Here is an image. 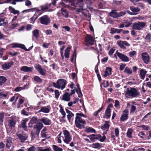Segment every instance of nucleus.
<instances>
[{
  "label": "nucleus",
  "instance_id": "obj_1",
  "mask_svg": "<svg viewBox=\"0 0 151 151\" xmlns=\"http://www.w3.org/2000/svg\"><path fill=\"white\" fill-rule=\"evenodd\" d=\"M75 118V124L76 127L79 129L84 127V124L86 123V121L82 117L86 118L87 116L82 113H77Z\"/></svg>",
  "mask_w": 151,
  "mask_h": 151
},
{
  "label": "nucleus",
  "instance_id": "obj_2",
  "mask_svg": "<svg viewBox=\"0 0 151 151\" xmlns=\"http://www.w3.org/2000/svg\"><path fill=\"white\" fill-rule=\"evenodd\" d=\"M139 93V91L137 89L132 88H127L126 91V94L132 98L136 97Z\"/></svg>",
  "mask_w": 151,
  "mask_h": 151
},
{
  "label": "nucleus",
  "instance_id": "obj_3",
  "mask_svg": "<svg viewBox=\"0 0 151 151\" xmlns=\"http://www.w3.org/2000/svg\"><path fill=\"white\" fill-rule=\"evenodd\" d=\"M91 141H94L96 139L99 140L101 142H103L105 139L106 137L104 135L101 137L100 134H92L88 136Z\"/></svg>",
  "mask_w": 151,
  "mask_h": 151
},
{
  "label": "nucleus",
  "instance_id": "obj_4",
  "mask_svg": "<svg viewBox=\"0 0 151 151\" xmlns=\"http://www.w3.org/2000/svg\"><path fill=\"white\" fill-rule=\"evenodd\" d=\"M64 137H63V141L65 143L68 144L72 140V137L69 132L67 130L63 131Z\"/></svg>",
  "mask_w": 151,
  "mask_h": 151
},
{
  "label": "nucleus",
  "instance_id": "obj_5",
  "mask_svg": "<svg viewBox=\"0 0 151 151\" xmlns=\"http://www.w3.org/2000/svg\"><path fill=\"white\" fill-rule=\"evenodd\" d=\"M145 25L146 23L144 22H135L133 23L131 27H132V28L133 30H140L145 26Z\"/></svg>",
  "mask_w": 151,
  "mask_h": 151
},
{
  "label": "nucleus",
  "instance_id": "obj_6",
  "mask_svg": "<svg viewBox=\"0 0 151 151\" xmlns=\"http://www.w3.org/2000/svg\"><path fill=\"white\" fill-rule=\"evenodd\" d=\"M84 41L86 42L85 45L87 46L93 45L94 42L93 37L90 35H87L86 36L85 38Z\"/></svg>",
  "mask_w": 151,
  "mask_h": 151
},
{
  "label": "nucleus",
  "instance_id": "obj_7",
  "mask_svg": "<svg viewBox=\"0 0 151 151\" xmlns=\"http://www.w3.org/2000/svg\"><path fill=\"white\" fill-rule=\"evenodd\" d=\"M40 23L43 24L47 25L50 23V18L47 15H44L39 19Z\"/></svg>",
  "mask_w": 151,
  "mask_h": 151
},
{
  "label": "nucleus",
  "instance_id": "obj_8",
  "mask_svg": "<svg viewBox=\"0 0 151 151\" xmlns=\"http://www.w3.org/2000/svg\"><path fill=\"white\" fill-rule=\"evenodd\" d=\"M116 53L122 61L127 62L129 61V58L125 55L118 52L117 50L116 52Z\"/></svg>",
  "mask_w": 151,
  "mask_h": 151
},
{
  "label": "nucleus",
  "instance_id": "obj_9",
  "mask_svg": "<svg viewBox=\"0 0 151 151\" xmlns=\"http://www.w3.org/2000/svg\"><path fill=\"white\" fill-rule=\"evenodd\" d=\"M141 56L144 63L148 64L150 62V57L148 53L146 52H144L142 53Z\"/></svg>",
  "mask_w": 151,
  "mask_h": 151
},
{
  "label": "nucleus",
  "instance_id": "obj_10",
  "mask_svg": "<svg viewBox=\"0 0 151 151\" xmlns=\"http://www.w3.org/2000/svg\"><path fill=\"white\" fill-rule=\"evenodd\" d=\"M35 69L42 75L45 76V75L46 71L43 69L42 66L40 64L37 65L35 66Z\"/></svg>",
  "mask_w": 151,
  "mask_h": 151
},
{
  "label": "nucleus",
  "instance_id": "obj_11",
  "mask_svg": "<svg viewBox=\"0 0 151 151\" xmlns=\"http://www.w3.org/2000/svg\"><path fill=\"white\" fill-rule=\"evenodd\" d=\"M128 111L127 109H125L123 112L121 116L120 120L121 121H124L127 120L128 119Z\"/></svg>",
  "mask_w": 151,
  "mask_h": 151
},
{
  "label": "nucleus",
  "instance_id": "obj_12",
  "mask_svg": "<svg viewBox=\"0 0 151 151\" xmlns=\"http://www.w3.org/2000/svg\"><path fill=\"white\" fill-rule=\"evenodd\" d=\"M33 69V67H28L27 66H24L21 67L20 70L25 72L31 73Z\"/></svg>",
  "mask_w": 151,
  "mask_h": 151
},
{
  "label": "nucleus",
  "instance_id": "obj_13",
  "mask_svg": "<svg viewBox=\"0 0 151 151\" xmlns=\"http://www.w3.org/2000/svg\"><path fill=\"white\" fill-rule=\"evenodd\" d=\"M13 62L10 63H6L4 64L1 65L2 68L4 70H8L13 64Z\"/></svg>",
  "mask_w": 151,
  "mask_h": 151
},
{
  "label": "nucleus",
  "instance_id": "obj_14",
  "mask_svg": "<svg viewBox=\"0 0 151 151\" xmlns=\"http://www.w3.org/2000/svg\"><path fill=\"white\" fill-rule=\"evenodd\" d=\"M40 121L46 125H49L51 123V120L47 117H43L40 119Z\"/></svg>",
  "mask_w": 151,
  "mask_h": 151
},
{
  "label": "nucleus",
  "instance_id": "obj_15",
  "mask_svg": "<svg viewBox=\"0 0 151 151\" xmlns=\"http://www.w3.org/2000/svg\"><path fill=\"white\" fill-rule=\"evenodd\" d=\"M67 1L71 2V6L76 7L78 4L83 2V0H67Z\"/></svg>",
  "mask_w": 151,
  "mask_h": 151
},
{
  "label": "nucleus",
  "instance_id": "obj_16",
  "mask_svg": "<svg viewBox=\"0 0 151 151\" xmlns=\"http://www.w3.org/2000/svg\"><path fill=\"white\" fill-rule=\"evenodd\" d=\"M70 95L68 92H65L63 95L62 100L66 101H68L70 99Z\"/></svg>",
  "mask_w": 151,
  "mask_h": 151
},
{
  "label": "nucleus",
  "instance_id": "obj_17",
  "mask_svg": "<svg viewBox=\"0 0 151 151\" xmlns=\"http://www.w3.org/2000/svg\"><path fill=\"white\" fill-rule=\"evenodd\" d=\"M77 12H81L85 17L87 16V14L88 13V11L86 9L82 8H79L77 9Z\"/></svg>",
  "mask_w": 151,
  "mask_h": 151
},
{
  "label": "nucleus",
  "instance_id": "obj_18",
  "mask_svg": "<svg viewBox=\"0 0 151 151\" xmlns=\"http://www.w3.org/2000/svg\"><path fill=\"white\" fill-rule=\"evenodd\" d=\"M112 70V69L111 68L106 67V70L104 72V74L103 75V76L106 77L111 75Z\"/></svg>",
  "mask_w": 151,
  "mask_h": 151
},
{
  "label": "nucleus",
  "instance_id": "obj_19",
  "mask_svg": "<svg viewBox=\"0 0 151 151\" xmlns=\"http://www.w3.org/2000/svg\"><path fill=\"white\" fill-rule=\"evenodd\" d=\"M122 30H123V29H119L114 28H111L110 29V32L112 34H114L116 33H120Z\"/></svg>",
  "mask_w": 151,
  "mask_h": 151
},
{
  "label": "nucleus",
  "instance_id": "obj_20",
  "mask_svg": "<svg viewBox=\"0 0 151 151\" xmlns=\"http://www.w3.org/2000/svg\"><path fill=\"white\" fill-rule=\"evenodd\" d=\"M33 47V45H32V46L29 47L28 49H27L24 45L22 44H19V48H22V49H23L25 51H27L31 50Z\"/></svg>",
  "mask_w": 151,
  "mask_h": 151
},
{
  "label": "nucleus",
  "instance_id": "obj_21",
  "mask_svg": "<svg viewBox=\"0 0 151 151\" xmlns=\"http://www.w3.org/2000/svg\"><path fill=\"white\" fill-rule=\"evenodd\" d=\"M16 124V122L14 119L12 118L9 119L8 121V125L9 127L14 128Z\"/></svg>",
  "mask_w": 151,
  "mask_h": 151
},
{
  "label": "nucleus",
  "instance_id": "obj_22",
  "mask_svg": "<svg viewBox=\"0 0 151 151\" xmlns=\"http://www.w3.org/2000/svg\"><path fill=\"white\" fill-rule=\"evenodd\" d=\"M71 49V47H68L65 50L64 53L65 57V58L68 59L69 58L70 55V52Z\"/></svg>",
  "mask_w": 151,
  "mask_h": 151
},
{
  "label": "nucleus",
  "instance_id": "obj_23",
  "mask_svg": "<svg viewBox=\"0 0 151 151\" xmlns=\"http://www.w3.org/2000/svg\"><path fill=\"white\" fill-rule=\"evenodd\" d=\"M147 73V71L143 69H141L140 71V74L139 75L140 78L142 80L144 79Z\"/></svg>",
  "mask_w": 151,
  "mask_h": 151
},
{
  "label": "nucleus",
  "instance_id": "obj_24",
  "mask_svg": "<svg viewBox=\"0 0 151 151\" xmlns=\"http://www.w3.org/2000/svg\"><path fill=\"white\" fill-rule=\"evenodd\" d=\"M18 137L21 140V142H24L27 139V136L26 135L22 134H19L18 135Z\"/></svg>",
  "mask_w": 151,
  "mask_h": 151
},
{
  "label": "nucleus",
  "instance_id": "obj_25",
  "mask_svg": "<svg viewBox=\"0 0 151 151\" xmlns=\"http://www.w3.org/2000/svg\"><path fill=\"white\" fill-rule=\"evenodd\" d=\"M66 80L63 79H59L57 81V85H66L67 83Z\"/></svg>",
  "mask_w": 151,
  "mask_h": 151
},
{
  "label": "nucleus",
  "instance_id": "obj_26",
  "mask_svg": "<svg viewBox=\"0 0 151 151\" xmlns=\"http://www.w3.org/2000/svg\"><path fill=\"white\" fill-rule=\"evenodd\" d=\"M109 123L108 121H106L105 122L104 124L102 127V129L103 130L106 131L108 130L110 126Z\"/></svg>",
  "mask_w": 151,
  "mask_h": 151
},
{
  "label": "nucleus",
  "instance_id": "obj_27",
  "mask_svg": "<svg viewBox=\"0 0 151 151\" xmlns=\"http://www.w3.org/2000/svg\"><path fill=\"white\" fill-rule=\"evenodd\" d=\"M50 111V109L47 107H43L39 110L38 111V113L42 112L44 113H48Z\"/></svg>",
  "mask_w": 151,
  "mask_h": 151
},
{
  "label": "nucleus",
  "instance_id": "obj_28",
  "mask_svg": "<svg viewBox=\"0 0 151 151\" xmlns=\"http://www.w3.org/2000/svg\"><path fill=\"white\" fill-rule=\"evenodd\" d=\"M9 9L11 13L14 14H19V11L16 10L12 6H9Z\"/></svg>",
  "mask_w": 151,
  "mask_h": 151
},
{
  "label": "nucleus",
  "instance_id": "obj_29",
  "mask_svg": "<svg viewBox=\"0 0 151 151\" xmlns=\"http://www.w3.org/2000/svg\"><path fill=\"white\" fill-rule=\"evenodd\" d=\"M43 126V124L41 123H40L35 125L34 128L36 129L37 131H40Z\"/></svg>",
  "mask_w": 151,
  "mask_h": 151
},
{
  "label": "nucleus",
  "instance_id": "obj_30",
  "mask_svg": "<svg viewBox=\"0 0 151 151\" xmlns=\"http://www.w3.org/2000/svg\"><path fill=\"white\" fill-rule=\"evenodd\" d=\"M111 109H109V108H107L105 111L104 117L107 119L110 117L111 116Z\"/></svg>",
  "mask_w": 151,
  "mask_h": 151
},
{
  "label": "nucleus",
  "instance_id": "obj_31",
  "mask_svg": "<svg viewBox=\"0 0 151 151\" xmlns=\"http://www.w3.org/2000/svg\"><path fill=\"white\" fill-rule=\"evenodd\" d=\"M109 15L111 17L114 18L118 17V13L116 12V11L115 10L110 12Z\"/></svg>",
  "mask_w": 151,
  "mask_h": 151
},
{
  "label": "nucleus",
  "instance_id": "obj_32",
  "mask_svg": "<svg viewBox=\"0 0 151 151\" xmlns=\"http://www.w3.org/2000/svg\"><path fill=\"white\" fill-rule=\"evenodd\" d=\"M39 30L37 29H35L33 31V37H34L37 39L39 38Z\"/></svg>",
  "mask_w": 151,
  "mask_h": 151
},
{
  "label": "nucleus",
  "instance_id": "obj_33",
  "mask_svg": "<svg viewBox=\"0 0 151 151\" xmlns=\"http://www.w3.org/2000/svg\"><path fill=\"white\" fill-rule=\"evenodd\" d=\"M133 131V129L132 128H129L128 129L127 132V137L130 138H132V134Z\"/></svg>",
  "mask_w": 151,
  "mask_h": 151
},
{
  "label": "nucleus",
  "instance_id": "obj_34",
  "mask_svg": "<svg viewBox=\"0 0 151 151\" xmlns=\"http://www.w3.org/2000/svg\"><path fill=\"white\" fill-rule=\"evenodd\" d=\"M92 148H100L102 147V145L101 144L98 142H96L92 144L91 145Z\"/></svg>",
  "mask_w": 151,
  "mask_h": 151
},
{
  "label": "nucleus",
  "instance_id": "obj_35",
  "mask_svg": "<svg viewBox=\"0 0 151 151\" xmlns=\"http://www.w3.org/2000/svg\"><path fill=\"white\" fill-rule=\"evenodd\" d=\"M37 121V119L36 117H33L31 120L30 122L29 123V127H32V125L34 123H35Z\"/></svg>",
  "mask_w": 151,
  "mask_h": 151
},
{
  "label": "nucleus",
  "instance_id": "obj_36",
  "mask_svg": "<svg viewBox=\"0 0 151 151\" xmlns=\"http://www.w3.org/2000/svg\"><path fill=\"white\" fill-rule=\"evenodd\" d=\"M130 9L132 12H137L140 10V9L138 7H135L133 6H131Z\"/></svg>",
  "mask_w": 151,
  "mask_h": 151
},
{
  "label": "nucleus",
  "instance_id": "obj_37",
  "mask_svg": "<svg viewBox=\"0 0 151 151\" xmlns=\"http://www.w3.org/2000/svg\"><path fill=\"white\" fill-rule=\"evenodd\" d=\"M34 81L37 83L38 84H40L42 82V79L39 77L36 76L34 77Z\"/></svg>",
  "mask_w": 151,
  "mask_h": 151
},
{
  "label": "nucleus",
  "instance_id": "obj_38",
  "mask_svg": "<svg viewBox=\"0 0 151 151\" xmlns=\"http://www.w3.org/2000/svg\"><path fill=\"white\" fill-rule=\"evenodd\" d=\"M117 45L119 46L121 48L124 49H125L126 47L124 45L123 41L121 40H119L117 42Z\"/></svg>",
  "mask_w": 151,
  "mask_h": 151
},
{
  "label": "nucleus",
  "instance_id": "obj_39",
  "mask_svg": "<svg viewBox=\"0 0 151 151\" xmlns=\"http://www.w3.org/2000/svg\"><path fill=\"white\" fill-rule=\"evenodd\" d=\"M85 131L87 133H96L95 130L94 129L91 127H87Z\"/></svg>",
  "mask_w": 151,
  "mask_h": 151
},
{
  "label": "nucleus",
  "instance_id": "obj_40",
  "mask_svg": "<svg viewBox=\"0 0 151 151\" xmlns=\"http://www.w3.org/2000/svg\"><path fill=\"white\" fill-rule=\"evenodd\" d=\"M51 5V4H46L45 6H40L41 10L42 11H44L45 10L48 9L50 7Z\"/></svg>",
  "mask_w": 151,
  "mask_h": 151
},
{
  "label": "nucleus",
  "instance_id": "obj_41",
  "mask_svg": "<svg viewBox=\"0 0 151 151\" xmlns=\"http://www.w3.org/2000/svg\"><path fill=\"white\" fill-rule=\"evenodd\" d=\"M19 25V24L17 23L12 22V24L9 26V28L11 29H13Z\"/></svg>",
  "mask_w": 151,
  "mask_h": 151
},
{
  "label": "nucleus",
  "instance_id": "obj_42",
  "mask_svg": "<svg viewBox=\"0 0 151 151\" xmlns=\"http://www.w3.org/2000/svg\"><path fill=\"white\" fill-rule=\"evenodd\" d=\"M50 148H44L41 147H37V151H50Z\"/></svg>",
  "mask_w": 151,
  "mask_h": 151
},
{
  "label": "nucleus",
  "instance_id": "obj_43",
  "mask_svg": "<svg viewBox=\"0 0 151 151\" xmlns=\"http://www.w3.org/2000/svg\"><path fill=\"white\" fill-rule=\"evenodd\" d=\"M124 72L128 74H131L132 73V71L131 68L127 67L125 68L124 70Z\"/></svg>",
  "mask_w": 151,
  "mask_h": 151
},
{
  "label": "nucleus",
  "instance_id": "obj_44",
  "mask_svg": "<svg viewBox=\"0 0 151 151\" xmlns=\"http://www.w3.org/2000/svg\"><path fill=\"white\" fill-rule=\"evenodd\" d=\"M6 77L4 76H0V85H2L6 81Z\"/></svg>",
  "mask_w": 151,
  "mask_h": 151
},
{
  "label": "nucleus",
  "instance_id": "obj_45",
  "mask_svg": "<svg viewBox=\"0 0 151 151\" xmlns=\"http://www.w3.org/2000/svg\"><path fill=\"white\" fill-rule=\"evenodd\" d=\"M28 121V119H26L23 121L22 127L25 130H26L27 129V126L26 125V124Z\"/></svg>",
  "mask_w": 151,
  "mask_h": 151
},
{
  "label": "nucleus",
  "instance_id": "obj_46",
  "mask_svg": "<svg viewBox=\"0 0 151 151\" xmlns=\"http://www.w3.org/2000/svg\"><path fill=\"white\" fill-rule=\"evenodd\" d=\"M59 106L60 107V110L59 111L63 115V116L62 117V118L63 119L65 117L66 115L64 111V109H63V107H62L61 105H60Z\"/></svg>",
  "mask_w": 151,
  "mask_h": 151
},
{
  "label": "nucleus",
  "instance_id": "obj_47",
  "mask_svg": "<svg viewBox=\"0 0 151 151\" xmlns=\"http://www.w3.org/2000/svg\"><path fill=\"white\" fill-rule=\"evenodd\" d=\"M145 39L147 42H150L151 40V34L148 33L146 36Z\"/></svg>",
  "mask_w": 151,
  "mask_h": 151
},
{
  "label": "nucleus",
  "instance_id": "obj_48",
  "mask_svg": "<svg viewBox=\"0 0 151 151\" xmlns=\"http://www.w3.org/2000/svg\"><path fill=\"white\" fill-rule=\"evenodd\" d=\"M12 140L10 138H8L6 140V146L8 148H9L12 145Z\"/></svg>",
  "mask_w": 151,
  "mask_h": 151
},
{
  "label": "nucleus",
  "instance_id": "obj_49",
  "mask_svg": "<svg viewBox=\"0 0 151 151\" xmlns=\"http://www.w3.org/2000/svg\"><path fill=\"white\" fill-rule=\"evenodd\" d=\"M52 147L54 151H63L62 148H60L55 145H53Z\"/></svg>",
  "mask_w": 151,
  "mask_h": 151
},
{
  "label": "nucleus",
  "instance_id": "obj_50",
  "mask_svg": "<svg viewBox=\"0 0 151 151\" xmlns=\"http://www.w3.org/2000/svg\"><path fill=\"white\" fill-rule=\"evenodd\" d=\"M76 48H75L74 49V52L72 54L71 59H70V61L72 63H73V62L74 61V57H75V58H76Z\"/></svg>",
  "mask_w": 151,
  "mask_h": 151
},
{
  "label": "nucleus",
  "instance_id": "obj_51",
  "mask_svg": "<svg viewBox=\"0 0 151 151\" xmlns=\"http://www.w3.org/2000/svg\"><path fill=\"white\" fill-rule=\"evenodd\" d=\"M61 11L62 12V14L64 15L66 18H68V14L66 10H63V9H61Z\"/></svg>",
  "mask_w": 151,
  "mask_h": 151
},
{
  "label": "nucleus",
  "instance_id": "obj_52",
  "mask_svg": "<svg viewBox=\"0 0 151 151\" xmlns=\"http://www.w3.org/2000/svg\"><path fill=\"white\" fill-rule=\"evenodd\" d=\"M46 130V128H45L42 131L41 135L42 137L43 138L46 137V135L45 132Z\"/></svg>",
  "mask_w": 151,
  "mask_h": 151
},
{
  "label": "nucleus",
  "instance_id": "obj_53",
  "mask_svg": "<svg viewBox=\"0 0 151 151\" xmlns=\"http://www.w3.org/2000/svg\"><path fill=\"white\" fill-rule=\"evenodd\" d=\"M25 88V86H24L23 87H17L15 89V91L17 92L23 89H24Z\"/></svg>",
  "mask_w": 151,
  "mask_h": 151
},
{
  "label": "nucleus",
  "instance_id": "obj_54",
  "mask_svg": "<svg viewBox=\"0 0 151 151\" xmlns=\"http://www.w3.org/2000/svg\"><path fill=\"white\" fill-rule=\"evenodd\" d=\"M78 89H77L76 90V92L78 94V95L79 97L82 96V94L81 92V91L80 88L79 87V86H77Z\"/></svg>",
  "mask_w": 151,
  "mask_h": 151
},
{
  "label": "nucleus",
  "instance_id": "obj_55",
  "mask_svg": "<svg viewBox=\"0 0 151 151\" xmlns=\"http://www.w3.org/2000/svg\"><path fill=\"white\" fill-rule=\"evenodd\" d=\"M122 0H113V2L114 3L117 5H120L122 2Z\"/></svg>",
  "mask_w": 151,
  "mask_h": 151
},
{
  "label": "nucleus",
  "instance_id": "obj_56",
  "mask_svg": "<svg viewBox=\"0 0 151 151\" xmlns=\"http://www.w3.org/2000/svg\"><path fill=\"white\" fill-rule=\"evenodd\" d=\"M139 127L142 128L143 130H148L150 129V127L147 126L145 125H142L139 126Z\"/></svg>",
  "mask_w": 151,
  "mask_h": 151
},
{
  "label": "nucleus",
  "instance_id": "obj_57",
  "mask_svg": "<svg viewBox=\"0 0 151 151\" xmlns=\"http://www.w3.org/2000/svg\"><path fill=\"white\" fill-rule=\"evenodd\" d=\"M4 117V113H0V124H1L3 122Z\"/></svg>",
  "mask_w": 151,
  "mask_h": 151
},
{
  "label": "nucleus",
  "instance_id": "obj_58",
  "mask_svg": "<svg viewBox=\"0 0 151 151\" xmlns=\"http://www.w3.org/2000/svg\"><path fill=\"white\" fill-rule=\"evenodd\" d=\"M115 50L113 48H111L109 51V55L111 56L113 55V53L114 52Z\"/></svg>",
  "mask_w": 151,
  "mask_h": 151
},
{
  "label": "nucleus",
  "instance_id": "obj_59",
  "mask_svg": "<svg viewBox=\"0 0 151 151\" xmlns=\"http://www.w3.org/2000/svg\"><path fill=\"white\" fill-rule=\"evenodd\" d=\"M55 96L56 99H58L60 96V93L58 90H55Z\"/></svg>",
  "mask_w": 151,
  "mask_h": 151
},
{
  "label": "nucleus",
  "instance_id": "obj_60",
  "mask_svg": "<svg viewBox=\"0 0 151 151\" xmlns=\"http://www.w3.org/2000/svg\"><path fill=\"white\" fill-rule=\"evenodd\" d=\"M136 107L135 106L133 105H132L130 110V113H134L136 110Z\"/></svg>",
  "mask_w": 151,
  "mask_h": 151
},
{
  "label": "nucleus",
  "instance_id": "obj_61",
  "mask_svg": "<svg viewBox=\"0 0 151 151\" xmlns=\"http://www.w3.org/2000/svg\"><path fill=\"white\" fill-rule=\"evenodd\" d=\"M73 116H74V114L73 113L68 114L67 115V117L69 121H70L71 118Z\"/></svg>",
  "mask_w": 151,
  "mask_h": 151
},
{
  "label": "nucleus",
  "instance_id": "obj_62",
  "mask_svg": "<svg viewBox=\"0 0 151 151\" xmlns=\"http://www.w3.org/2000/svg\"><path fill=\"white\" fill-rule=\"evenodd\" d=\"M28 151H36V148L35 147L32 146L28 148Z\"/></svg>",
  "mask_w": 151,
  "mask_h": 151
},
{
  "label": "nucleus",
  "instance_id": "obj_63",
  "mask_svg": "<svg viewBox=\"0 0 151 151\" xmlns=\"http://www.w3.org/2000/svg\"><path fill=\"white\" fill-rule=\"evenodd\" d=\"M103 109V107H101L97 111H96L94 113V115L95 116H96L98 113L100 112V111H101Z\"/></svg>",
  "mask_w": 151,
  "mask_h": 151
},
{
  "label": "nucleus",
  "instance_id": "obj_64",
  "mask_svg": "<svg viewBox=\"0 0 151 151\" xmlns=\"http://www.w3.org/2000/svg\"><path fill=\"white\" fill-rule=\"evenodd\" d=\"M126 66V64H122L121 65H120L119 67V70L121 71H122L123 70L124 68H125Z\"/></svg>",
  "mask_w": 151,
  "mask_h": 151
}]
</instances>
